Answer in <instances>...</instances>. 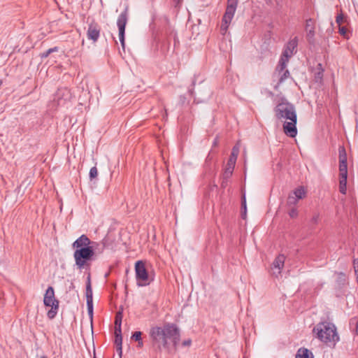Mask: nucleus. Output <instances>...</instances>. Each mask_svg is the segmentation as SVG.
Segmentation results:
<instances>
[{"label": "nucleus", "mask_w": 358, "mask_h": 358, "mask_svg": "<svg viewBox=\"0 0 358 358\" xmlns=\"http://www.w3.org/2000/svg\"><path fill=\"white\" fill-rule=\"evenodd\" d=\"M277 120L283 122V131L289 137L294 138L297 135V115L295 107L287 101L279 103L274 108Z\"/></svg>", "instance_id": "obj_1"}, {"label": "nucleus", "mask_w": 358, "mask_h": 358, "mask_svg": "<svg viewBox=\"0 0 358 358\" xmlns=\"http://www.w3.org/2000/svg\"><path fill=\"white\" fill-rule=\"evenodd\" d=\"M150 336L169 352L175 350L180 340L178 329L176 326L170 324H167L163 327L152 328Z\"/></svg>", "instance_id": "obj_2"}, {"label": "nucleus", "mask_w": 358, "mask_h": 358, "mask_svg": "<svg viewBox=\"0 0 358 358\" xmlns=\"http://www.w3.org/2000/svg\"><path fill=\"white\" fill-rule=\"evenodd\" d=\"M313 331L320 341L329 345L335 346L339 341L336 327L333 323L328 322H320L313 328Z\"/></svg>", "instance_id": "obj_3"}, {"label": "nucleus", "mask_w": 358, "mask_h": 358, "mask_svg": "<svg viewBox=\"0 0 358 358\" xmlns=\"http://www.w3.org/2000/svg\"><path fill=\"white\" fill-rule=\"evenodd\" d=\"M43 303L46 307H50L47 313L49 319H53L57 314L59 309V301L55 299V291L52 287H49L45 293Z\"/></svg>", "instance_id": "obj_4"}, {"label": "nucleus", "mask_w": 358, "mask_h": 358, "mask_svg": "<svg viewBox=\"0 0 358 358\" xmlns=\"http://www.w3.org/2000/svg\"><path fill=\"white\" fill-rule=\"evenodd\" d=\"M239 148L238 145H235L232 149L231 155L229 157V159L227 162V164L224 170V173L222 174V181L221 183V186L223 188H225L227 186L228 180L232 176Z\"/></svg>", "instance_id": "obj_5"}, {"label": "nucleus", "mask_w": 358, "mask_h": 358, "mask_svg": "<svg viewBox=\"0 0 358 358\" xmlns=\"http://www.w3.org/2000/svg\"><path fill=\"white\" fill-rule=\"evenodd\" d=\"M135 273L136 284L139 287H144L150 285L152 278L149 275L143 261H138L135 264Z\"/></svg>", "instance_id": "obj_6"}, {"label": "nucleus", "mask_w": 358, "mask_h": 358, "mask_svg": "<svg viewBox=\"0 0 358 358\" xmlns=\"http://www.w3.org/2000/svg\"><path fill=\"white\" fill-rule=\"evenodd\" d=\"M298 45V39L297 37H294L293 39H291L286 44L285 49L282 52L281 57L279 61V67L280 71H283L284 69L287 66V63L289 61V59L296 52V49Z\"/></svg>", "instance_id": "obj_7"}, {"label": "nucleus", "mask_w": 358, "mask_h": 358, "mask_svg": "<svg viewBox=\"0 0 358 358\" xmlns=\"http://www.w3.org/2000/svg\"><path fill=\"white\" fill-rule=\"evenodd\" d=\"M93 248L94 245H91V247L83 248L75 250L73 257L76 264L79 268H83L86 262L94 255Z\"/></svg>", "instance_id": "obj_8"}, {"label": "nucleus", "mask_w": 358, "mask_h": 358, "mask_svg": "<svg viewBox=\"0 0 358 358\" xmlns=\"http://www.w3.org/2000/svg\"><path fill=\"white\" fill-rule=\"evenodd\" d=\"M237 2L238 0H228V5L225 13L223 16L220 27V31L223 35H224L227 33V29L234 17V13L236 11Z\"/></svg>", "instance_id": "obj_9"}, {"label": "nucleus", "mask_w": 358, "mask_h": 358, "mask_svg": "<svg viewBox=\"0 0 358 358\" xmlns=\"http://www.w3.org/2000/svg\"><path fill=\"white\" fill-rule=\"evenodd\" d=\"M127 23V10L122 13L117 19V25L119 29V38L121 43V45L124 49V30Z\"/></svg>", "instance_id": "obj_10"}, {"label": "nucleus", "mask_w": 358, "mask_h": 358, "mask_svg": "<svg viewBox=\"0 0 358 358\" xmlns=\"http://www.w3.org/2000/svg\"><path fill=\"white\" fill-rule=\"evenodd\" d=\"M339 171L340 178L348 177L347 155L343 147L339 148Z\"/></svg>", "instance_id": "obj_11"}, {"label": "nucleus", "mask_w": 358, "mask_h": 358, "mask_svg": "<svg viewBox=\"0 0 358 358\" xmlns=\"http://www.w3.org/2000/svg\"><path fill=\"white\" fill-rule=\"evenodd\" d=\"M285 261V256L282 254L278 255L274 259L272 264L271 271L272 274L275 277H278V275H280L282 270L284 267Z\"/></svg>", "instance_id": "obj_12"}, {"label": "nucleus", "mask_w": 358, "mask_h": 358, "mask_svg": "<svg viewBox=\"0 0 358 358\" xmlns=\"http://www.w3.org/2000/svg\"><path fill=\"white\" fill-rule=\"evenodd\" d=\"M305 29L306 31L307 41L310 44L314 43L315 35V22L313 19L309 18L306 20Z\"/></svg>", "instance_id": "obj_13"}, {"label": "nucleus", "mask_w": 358, "mask_h": 358, "mask_svg": "<svg viewBox=\"0 0 358 358\" xmlns=\"http://www.w3.org/2000/svg\"><path fill=\"white\" fill-rule=\"evenodd\" d=\"M86 298L88 314L90 318L93 316V299H92V289L91 287L90 280L88 278V282L86 287Z\"/></svg>", "instance_id": "obj_14"}, {"label": "nucleus", "mask_w": 358, "mask_h": 358, "mask_svg": "<svg viewBox=\"0 0 358 358\" xmlns=\"http://www.w3.org/2000/svg\"><path fill=\"white\" fill-rule=\"evenodd\" d=\"M87 38L90 40H92L94 42H96L100 34V29L99 26L96 24H90L89 25V28L87 30Z\"/></svg>", "instance_id": "obj_15"}, {"label": "nucleus", "mask_w": 358, "mask_h": 358, "mask_svg": "<svg viewBox=\"0 0 358 358\" xmlns=\"http://www.w3.org/2000/svg\"><path fill=\"white\" fill-rule=\"evenodd\" d=\"M90 243L91 242L90 239L85 235H82L73 243V248L77 250L83 248L90 247Z\"/></svg>", "instance_id": "obj_16"}, {"label": "nucleus", "mask_w": 358, "mask_h": 358, "mask_svg": "<svg viewBox=\"0 0 358 358\" xmlns=\"http://www.w3.org/2000/svg\"><path fill=\"white\" fill-rule=\"evenodd\" d=\"M291 194L296 196V198L299 201L306 196V192L303 187L300 186L295 189Z\"/></svg>", "instance_id": "obj_17"}, {"label": "nucleus", "mask_w": 358, "mask_h": 358, "mask_svg": "<svg viewBox=\"0 0 358 358\" xmlns=\"http://www.w3.org/2000/svg\"><path fill=\"white\" fill-rule=\"evenodd\" d=\"M324 69L321 64H317L316 67V72L315 73V80L316 82H320L323 78Z\"/></svg>", "instance_id": "obj_18"}, {"label": "nucleus", "mask_w": 358, "mask_h": 358, "mask_svg": "<svg viewBox=\"0 0 358 358\" xmlns=\"http://www.w3.org/2000/svg\"><path fill=\"white\" fill-rule=\"evenodd\" d=\"M277 70L279 72V74L280 75L279 82L282 83L284 82L289 76V71L285 69H284L283 71H280V69L279 67V65L277 67Z\"/></svg>", "instance_id": "obj_19"}, {"label": "nucleus", "mask_w": 358, "mask_h": 358, "mask_svg": "<svg viewBox=\"0 0 358 358\" xmlns=\"http://www.w3.org/2000/svg\"><path fill=\"white\" fill-rule=\"evenodd\" d=\"M346 185H347V177L345 178H340L339 180V190L340 192L343 194H346Z\"/></svg>", "instance_id": "obj_20"}, {"label": "nucleus", "mask_w": 358, "mask_h": 358, "mask_svg": "<svg viewBox=\"0 0 358 358\" xmlns=\"http://www.w3.org/2000/svg\"><path fill=\"white\" fill-rule=\"evenodd\" d=\"M297 352L303 358H314L313 353L306 348H300Z\"/></svg>", "instance_id": "obj_21"}, {"label": "nucleus", "mask_w": 358, "mask_h": 358, "mask_svg": "<svg viewBox=\"0 0 358 358\" xmlns=\"http://www.w3.org/2000/svg\"><path fill=\"white\" fill-rule=\"evenodd\" d=\"M115 343L117 346V350L119 352V355L122 356V336H117L115 338Z\"/></svg>", "instance_id": "obj_22"}, {"label": "nucleus", "mask_w": 358, "mask_h": 358, "mask_svg": "<svg viewBox=\"0 0 358 358\" xmlns=\"http://www.w3.org/2000/svg\"><path fill=\"white\" fill-rule=\"evenodd\" d=\"M347 21L346 17L344 16V15L341 13L337 15L336 17V22L338 24V26H341L343 23H345Z\"/></svg>", "instance_id": "obj_23"}, {"label": "nucleus", "mask_w": 358, "mask_h": 358, "mask_svg": "<svg viewBox=\"0 0 358 358\" xmlns=\"http://www.w3.org/2000/svg\"><path fill=\"white\" fill-rule=\"evenodd\" d=\"M299 200L293 194H290L287 198V204L289 206H294L298 203Z\"/></svg>", "instance_id": "obj_24"}, {"label": "nucleus", "mask_w": 358, "mask_h": 358, "mask_svg": "<svg viewBox=\"0 0 358 358\" xmlns=\"http://www.w3.org/2000/svg\"><path fill=\"white\" fill-rule=\"evenodd\" d=\"M319 222H320V214L315 213L310 220V224L312 226H315V225H317L319 223Z\"/></svg>", "instance_id": "obj_25"}, {"label": "nucleus", "mask_w": 358, "mask_h": 358, "mask_svg": "<svg viewBox=\"0 0 358 358\" xmlns=\"http://www.w3.org/2000/svg\"><path fill=\"white\" fill-rule=\"evenodd\" d=\"M241 216L243 219H245L246 217V200L244 194H243Z\"/></svg>", "instance_id": "obj_26"}, {"label": "nucleus", "mask_w": 358, "mask_h": 358, "mask_svg": "<svg viewBox=\"0 0 358 358\" xmlns=\"http://www.w3.org/2000/svg\"><path fill=\"white\" fill-rule=\"evenodd\" d=\"M122 320V312L119 311L117 313V314L115 315V326H121Z\"/></svg>", "instance_id": "obj_27"}, {"label": "nucleus", "mask_w": 358, "mask_h": 358, "mask_svg": "<svg viewBox=\"0 0 358 358\" xmlns=\"http://www.w3.org/2000/svg\"><path fill=\"white\" fill-rule=\"evenodd\" d=\"M97 175H98L97 169L95 166L91 168V169L90 171V178L91 179L95 178L97 176Z\"/></svg>", "instance_id": "obj_28"}, {"label": "nucleus", "mask_w": 358, "mask_h": 358, "mask_svg": "<svg viewBox=\"0 0 358 358\" xmlns=\"http://www.w3.org/2000/svg\"><path fill=\"white\" fill-rule=\"evenodd\" d=\"M141 331H135L132 335V338L136 341H140L141 340Z\"/></svg>", "instance_id": "obj_29"}, {"label": "nucleus", "mask_w": 358, "mask_h": 358, "mask_svg": "<svg viewBox=\"0 0 358 358\" xmlns=\"http://www.w3.org/2000/svg\"><path fill=\"white\" fill-rule=\"evenodd\" d=\"M289 215L292 218L296 217L298 215V211L296 208H293L292 209H291L289 212Z\"/></svg>", "instance_id": "obj_30"}, {"label": "nucleus", "mask_w": 358, "mask_h": 358, "mask_svg": "<svg viewBox=\"0 0 358 358\" xmlns=\"http://www.w3.org/2000/svg\"><path fill=\"white\" fill-rule=\"evenodd\" d=\"M338 32L341 35L345 36L347 34V29L345 27L338 26Z\"/></svg>", "instance_id": "obj_31"}, {"label": "nucleus", "mask_w": 358, "mask_h": 358, "mask_svg": "<svg viewBox=\"0 0 358 358\" xmlns=\"http://www.w3.org/2000/svg\"><path fill=\"white\" fill-rule=\"evenodd\" d=\"M115 336H122L121 326H115Z\"/></svg>", "instance_id": "obj_32"}, {"label": "nucleus", "mask_w": 358, "mask_h": 358, "mask_svg": "<svg viewBox=\"0 0 358 358\" xmlns=\"http://www.w3.org/2000/svg\"><path fill=\"white\" fill-rule=\"evenodd\" d=\"M57 50V48H50L49 49L47 52H45V53H43L42 55V57H48L51 52H54V51H56Z\"/></svg>", "instance_id": "obj_33"}, {"label": "nucleus", "mask_w": 358, "mask_h": 358, "mask_svg": "<svg viewBox=\"0 0 358 358\" xmlns=\"http://www.w3.org/2000/svg\"><path fill=\"white\" fill-rule=\"evenodd\" d=\"M353 265L355 270V272L358 271V259H355L353 261Z\"/></svg>", "instance_id": "obj_34"}, {"label": "nucleus", "mask_w": 358, "mask_h": 358, "mask_svg": "<svg viewBox=\"0 0 358 358\" xmlns=\"http://www.w3.org/2000/svg\"><path fill=\"white\" fill-rule=\"evenodd\" d=\"M191 344V341L190 340H187V341H185L183 342V345H189Z\"/></svg>", "instance_id": "obj_35"}, {"label": "nucleus", "mask_w": 358, "mask_h": 358, "mask_svg": "<svg viewBox=\"0 0 358 358\" xmlns=\"http://www.w3.org/2000/svg\"><path fill=\"white\" fill-rule=\"evenodd\" d=\"M268 4H273L274 0H266Z\"/></svg>", "instance_id": "obj_36"}, {"label": "nucleus", "mask_w": 358, "mask_h": 358, "mask_svg": "<svg viewBox=\"0 0 358 358\" xmlns=\"http://www.w3.org/2000/svg\"><path fill=\"white\" fill-rule=\"evenodd\" d=\"M355 331H356V334L358 335V321L356 323Z\"/></svg>", "instance_id": "obj_37"}, {"label": "nucleus", "mask_w": 358, "mask_h": 358, "mask_svg": "<svg viewBox=\"0 0 358 358\" xmlns=\"http://www.w3.org/2000/svg\"><path fill=\"white\" fill-rule=\"evenodd\" d=\"M138 347L141 348L143 346V341L141 340L140 341H138Z\"/></svg>", "instance_id": "obj_38"}, {"label": "nucleus", "mask_w": 358, "mask_h": 358, "mask_svg": "<svg viewBox=\"0 0 358 358\" xmlns=\"http://www.w3.org/2000/svg\"><path fill=\"white\" fill-rule=\"evenodd\" d=\"M295 358H303L301 355L297 352L296 357Z\"/></svg>", "instance_id": "obj_39"}, {"label": "nucleus", "mask_w": 358, "mask_h": 358, "mask_svg": "<svg viewBox=\"0 0 358 358\" xmlns=\"http://www.w3.org/2000/svg\"><path fill=\"white\" fill-rule=\"evenodd\" d=\"M37 358H48V357H45V356H41V357H37Z\"/></svg>", "instance_id": "obj_40"}, {"label": "nucleus", "mask_w": 358, "mask_h": 358, "mask_svg": "<svg viewBox=\"0 0 358 358\" xmlns=\"http://www.w3.org/2000/svg\"><path fill=\"white\" fill-rule=\"evenodd\" d=\"M1 85V81H0V85Z\"/></svg>", "instance_id": "obj_41"}, {"label": "nucleus", "mask_w": 358, "mask_h": 358, "mask_svg": "<svg viewBox=\"0 0 358 358\" xmlns=\"http://www.w3.org/2000/svg\"><path fill=\"white\" fill-rule=\"evenodd\" d=\"M357 321H358V320H357Z\"/></svg>", "instance_id": "obj_42"}]
</instances>
